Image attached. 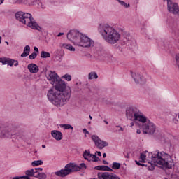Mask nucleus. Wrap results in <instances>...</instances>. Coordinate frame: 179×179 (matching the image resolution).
<instances>
[{
  "instance_id": "nucleus-13",
  "label": "nucleus",
  "mask_w": 179,
  "mask_h": 179,
  "mask_svg": "<svg viewBox=\"0 0 179 179\" xmlns=\"http://www.w3.org/2000/svg\"><path fill=\"white\" fill-rule=\"evenodd\" d=\"M136 115H138L136 112V108L134 107H129L126 109V116L127 117L128 120H135Z\"/></svg>"
},
{
  "instance_id": "nucleus-37",
  "label": "nucleus",
  "mask_w": 179,
  "mask_h": 179,
  "mask_svg": "<svg viewBox=\"0 0 179 179\" xmlns=\"http://www.w3.org/2000/svg\"><path fill=\"white\" fill-rule=\"evenodd\" d=\"M12 179H30V178L29 176H15L13 177Z\"/></svg>"
},
{
  "instance_id": "nucleus-40",
  "label": "nucleus",
  "mask_w": 179,
  "mask_h": 179,
  "mask_svg": "<svg viewBox=\"0 0 179 179\" xmlns=\"http://www.w3.org/2000/svg\"><path fill=\"white\" fill-rule=\"evenodd\" d=\"M116 128H118L117 130H116L117 132H124V128L121 126H116Z\"/></svg>"
},
{
  "instance_id": "nucleus-21",
  "label": "nucleus",
  "mask_w": 179,
  "mask_h": 179,
  "mask_svg": "<svg viewBox=\"0 0 179 179\" xmlns=\"http://www.w3.org/2000/svg\"><path fill=\"white\" fill-rule=\"evenodd\" d=\"M30 55V46L29 45H27L24 48V52L22 54H21L22 58L24 57H29Z\"/></svg>"
},
{
  "instance_id": "nucleus-24",
  "label": "nucleus",
  "mask_w": 179,
  "mask_h": 179,
  "mask_svg": "<svg viewBox=\"0 0 179 179\" xmlns=\"http://www.w3.org/2000/svg\"><path fill=\"white\" fill-rule=\"evenodd\" d=\"M99 78V76H97V73L93 71L89 73L88 75V79L92 80V79H97Z\"/></svg>"
},
{
  "instance_id": "nucleus-55",
  "label": "nucleus",
  "mask_w": 179,
  "mask_h": 179,
  "mask_svg": "<svg viewBox=\"0 0 179 179\" xmlns=\"http://www.w3.org/2000/svg\"><path fill=\"white\" fill-rule=\"evenodd\" d=\"M1 41H2V37L0 36V44L1 43Z\"/></svg>"
},
{
  "instance_id": "nucleus-34",
  "label": "nucleus",
  "mask_w": 179,
  "mask_h": 179,
  "mask_svg": "<svg viewBox=\"0 0 179 179\" xmlns=\"http://www.w3.org/2000/svg\"><path fill=\"white\" fill-rule=\"evenodd\" d=\"M117 1L119 2V3H120V5H122V6H124V8H129L130 6L129 4H127L123 1L117 0Z\"/></svg>"
},
{
  "instance_id": "nucleus-1",
  "label": "nucleus",
  "mask_w": 179,
  "mask_h": 179,
  "mask_svg": "<svg viewBox=\"0 0 179 179\" xmlns=\"http://www.w3.org/2000/svg\"><path fill=\"white\" fill-rule=\"evenodd\" d=\"M47 79L50 80L51 85H55L48 92V100L56 107L65 106L71 99L72 94L71 87L66 86L65 81L59 78L55 71H50L47 76Z\"/></svg>"
},
{
  "instance_id": "nucleus-26",
  "label": "nucleus",
  "mask_w": 179,
  "mask_h": 179,
  "mask_svg": "<svg viewBox=\"0 0 179 179\" xmlns=\"http://www.w3.org/2000/svg\"><path fill=\"white\" fill-rule=\"evenodd\" d=\"M146 153H148V151H145L144 152H142L140 156V162L141 163H145L146 160Z\"/></svg>"
},
{
  "instance_id": "nucleus-39",
  "label": "nucleus",
  "mask_w": 179,
  "mask_h": 179,
  "mask_svg": "<svg viewBox=\"0 0 179 179\" xmlns=\"http://www.w3.org/2000/svg\"><path fill=\"white\" fill-rule=\"evenodd\" d=\"M140 162H141V161H140ZM140 162L136 160V161H135V163H136V164H137V166H145V167H148V165L144 164H141Z\"/></svg>"
},
{
  "instance_id": "nucleus-53",
  "label": "nucleus",
  "mask_w": 179,
  "mask_h": 179,
  "mask_svg": "<svg viewBox=\"0 0 179 179\" xmlns=\"http://www.w3.org/2000/svg\"><path fill=\"white\" fill-rule=\"evenodd\" d=\"M104 122H105V124H106L107 125H108V121L104 120Z\"/></svg>"
},
{
  "instance_id": "nucleus-30",
  "label": "nucleus",
  "mask_w": 179,
  "mask_h": 179,
  "mask_svg": "<svg viewBox=\"0 0 179 179\" xmlns=\"http://www.w3.org/2000/svg\"><path fill=\"white\" fill-rule=\"evenodd\" d=\"M31 164L34 167L36 166H41V164H43V161H41V160L34 161L31 163Z\"/></svg>"
},
{
  "instance_id": "nucleus-16",
  "label": "nucleus",
  "mask_w": 179,
  "mask_h": 179,
  "mask_svg": "<svg viewBox=\"0 0 179 179\" xmlns=\"http://www.w3.org/2000/svg\"><path fill=\"white\" fill-rule=\"evenodd\" d=\"M136 121H139L140 122H142L143 124H145V122H147L148 124V118H146V116L143 115H141L139 113H137L136 115V117L134 118Z\"/></svg>"
},
{
  "instance_id": "nucleus-25",
  "label": "nucleus",
  "mask_w": 179,
  "mask_h": 179,
  "mask_svg": "<svg viewBox=\"0 0 179 179\" xmlns=\"http://www.w3.org/2000/svg\"><path fill=\"white\" fill-rule=\"evenodd\" d=\"M50 57H51V53L45 51L41 52V58H50Z\"/></svg>"
},
{
  "instance_id": "nucleus-48",
  "label": "nucleus",
  "mask_w": 179,
  "mask_h": 179,
  "mask_svg": "<svg viewBox=\"0 0 179 179\" xmlns=\"http://www.w3.org/2000/svg\"><path fill=\"white\" fill-rule=\"evenodd\" d=\"M96 154L98 156H101V152L100 151H97Z\"/></svg>"
},
{
  "instance_id": "nucleus-19",
  "label": "nucleus",
  "mask_w": 179,
  "mask_h": 179,
  "mask_svg": "<svg viewBox=\"0 0 179 179\" xmlns=\"http://www.w3.org/2000/svg\"><path fill=\"white\" fill-rule=\"evenodd\" d=\"M95 170H100L101 171H113V169L108 166L99 165L94 167Z\"/></svg>"
},
{
  "instance_id": "nucleus-46",
  "label": "nucleus",
  "mask_w": 179,
  "mask_h": 179,
  "mask_svg": "<svg viewBox=\"0 0 179 179\" xmlns=\"http://www.w3.org/2000/svg\"><path fill=\"white\" fill-rule=\"evenodd\" d=\"M37 169V171L38 173V171H43V168H35Z\"/></svg>"
},
{
  "instance_id": "nucleus-32",
  "label": "nucleus",
  "mask_w": 179,
  "mask_h": 179,
  "mask_svg": "<svg viewBox=\"0 0 179 179\" xmlns=\"http://www.w3.org/2000/svg\"><path fill=\"white\" fill-rule=\"evenodd\" d=\"M78 167L79 168V171H80V170H86V169H87V166L85 163H81L79 166H78Z\"/></svg>"
},
{
  "instance_id": "nucleus-62",
  "label": "nucleus",
  "mask_w": 179,
  "mask_h": 179,
  "mask_svg": "<svg viewBox=\"0 0 179 179\" xmlns=\"http://www.w3.org/2000/svg\"><path fill=\"white\" fill-rule=\"evenodd\" d=\"M92 157V158L93 159V156H92V157Z\"/></svg>"
},
{
  "instance_id": "nucleus-42",
  "label": "nucleus",
  "mask_w": 179,
  "mask_h": 179,
  "mask_svg": "<svg viewBox=\"0 0 179 179\" xmlns=\"http://www.w3.org/2000/svg\"><path fill=\"white\" fill-rule=\"evenodd\" d=\"M83 132L84 133V134H87L88 135H89V131H87V129H83Z\"/></svg>"
},
{
  "instance_id": "nucleus-64",
  "label": "nucleus",
  "mask_w": 179,
  "mask_h": 179,
  "mask_svg": "<svg viewBox=\"0 0 179 179\" xmlns=\"http://www.w3.org/2000/svg\"><path fill=\"white\" fill-rule=\"evenodd\" d=\"M91 122H89V124H90Z\"/></svg>"
},
{
  "instance_id": "nucleus-20",
  "label": "nucleus",
  "mask_w": 179,
  "mask_h": 179,
  "mask_svg": "<svg viewBox=\"0 0 179 179\" xmlns=\"http://www.w3.org/2000/svg\"><path fill=\"white\" fill-rule=\"evenodd\" d=\"M20 3H24V5H36L37 0H19Z\"/></svg>"
},
{
  "instance_id": "nucleus-6",
  "label": "nucleus",
  "mask_w": 179,
  "mask_h": 179,
  "mask_svg": "<svg viewBox=\"0 0 179 179\" xmlns=\"http://www.w3.org/2000/svg\"><path fill=\"white\" fill-rule=\"evenodd\" d=\"M75 45H79L80 47H93L94 45V41L86 35L80 34L78 41H75Z\"/></svg>"
},
{
  "instance_id": "nucleus-50",
  "label": "nucleus",
  "mask_w": 179,
  "mask_h": 179,
  "mask_svg": "<svg viewBox=\"0 0 179 179\" xmlns=\"http://www.w3.org/2000/svg\"><path fill=\"white\" fill-rule=\"evenodd\" d=\"M134 125H135V123L134 122L130 123V127H134Z\"/></svg>"
},
{
  "instance_id": "nucleus-2",
  "label": "nucleus",
  "mask_w": 179,
  "mask_h": 179,
  "mask_svg": "<svg viewBox=\"0 0 179 179\" xmlns=\"http://www.w3.org/2000/svg\"><path fill=\"white\" fill-rule=\"evenodd\" d=\"M148 158L151 159L152 163L159 164L164 169H173L174 166V162H173L171 156L164 152L155 151V152H149Z\"/></svg>"
},
{
  "instance_id": "nucleus-12",
  "label": "nucleus",
  "mask_w": 179,
  "mask_h": 179,
  "mask_svg": "<svg viewBox=\"0 0 179 179\" xmlns=\"http://www.w3.org/2000/svg\"><path fill=\"white\" fill-rule=\"evenodd\" d=\"M98 178L99 179H120V177L113 173L104 172L103 173H98Z\"/></svg>"
},
{
  "instance_id": "nucleus-49",
  "label": "nucleus",
  "mask_w": 179,
  "mask_h": 179,
  "mask_svg": "<svg viewBox=\"0 0 179 179\" xmlns=\"http://www.w3.org/2000/svg\"><path fill=\"white\" fill-rule=\"evenodd\" d=\"M103 164H108V162H107V161L106 160H103Z\"/></svg>"
},
{
  "instance_id": "nucleus-43",
  "label": "nucleus",
  "mask_w": 179,
  "mask_h": 179,
  "mask_svg": "<svg viewBox=\"0 0 179 179\" xmlns=\"http://www.w3.org/2000/svg\"><path fill=\"white\" fill-rule=\"evenodd\" d=\"M124 157H125L127 159H129V157H130V154H129V152H127V154L124 155Z\"/></svg>"
},
{
  "instance_id": "nucleus-15",
  "label": "nucleus",
  "mask_w": 179,
  "mask_h": 179,
  "mask_svg": "<svg viewBox=\"0 0 179 179\" xmlns=\"http://www.w3.org/2000/svg\"><path fill=\"white\" fill-rule=\"evenodd\" d=\"M51 135L56 141H61L62 139V133L58 130L52 131Z\"/></svg>"
},
{
  "instance_id": "nucleus-52",
  "label": "nucleus",
  "mask_w": 179,
  "mask_h": 179,
  "mask_svg": "<svg viewBox=\"0 0 179 179\" xmlns=\"http://www.w3.org/2000/svg\"><path fill=\"white\" fill-rule=\"evenodd\" d=\"M107 156V154H106V153H103V157L104 158V157H106Z\"/></svg>"
},
{
  "instance_id": "nucleus-8",
  "label": "nucleus",
  "mask_w": 179,
  "mask_h": 179,
  "mask_svg": "<svg viewBox=\"0 0 179 179\" xmlns=\"http://www.w3.org/2000/svg\"><path fill=\"white\" fill-rule=\"evenodd\" d=\"M12 128L8 125L0 124V137L8 138L12 135Z\"/></svg>"
},
{
  "instance_id": "nucleus-23",
  "label": "nucleus",
  "mask_w": 179,
  "mask_h": 179,
  "mask_svg": "<svg viewBox=\"0 0 179 179\" xmlns=\"http://www.w3.org/2000/svg\"><path fill=\"white\" fill-rule=\"evenodd\" d=\"M83 156L85 160H88V162H90L88 157H92L93 156V154H90V151L85 150Z\"/></svg>"
},
{
  "instance_id": "nucleus-60",
  "label": "nucleus",
  "mask_w": 179,
  "mask_h": 179,
  "mask_svg": "<svg viewBox=\"0 0 179 179\" xmlns=\"http://www.w3.org/2000/svg\"><path fill=\"white\" fill-rule=\"evenodd\" d=\"M87 136L85 134V137L86 138Z\"/></svg>"
},
{
  "instance_id": "nucleus-33",
  "label": "nucleus",
  "mask_w": 179,
  "mask_h": 179,
  "mask_svg": "<svg viewBox=\"0 0 179 179\" xmlns=\"http://www.w3.org/2000/svg\"><path fill=\"white\" fill-rule=\"evenodd\" d=\"M15 64V59L8 58L7 65L12 66Z\"/></svg>"
},
{
  "instance_id": "nucleus-17",
  "label": "nucleus",
  "mask_w": 179,
  "mask_h": 179,
  "mask_svg": "<svg viewBox=\"0 0 179 179\" xmlns=\"http://www.w3.org/2000/svg\"><path fill=\"white\" fill-rule=\"evenodd\" d=\"M37 173H38V171H37V169H35V170L34 169H29V170H27L25 171V176L26 177H29L30 178V177H36V174H37Z\"/></svg>"
},
{
  "instance_id": "nucleus-35",
  "label": "nucleus",
  "mask_w": 179,
  "mask_h": 179,
  "mask_svg": "<svg viewBox=\"0 0 179 179\" xmlns=\"http://www.w3.org/2000/svg\"><path fill=\"white\" fill-rule=\"evenodd\" d=\"M0 62H1L3 65H8V58H0Z\"/></svg>"
},
{
  "instance_id": "nucleus-47",
  "label": "nucleus",
  "mask_w": 179,
  "mask_h": 179,
  "mask_svg": "<svg viewBox=\"0 0 179 179\" xmlns=\"http://www.w3.org/2000/svg\"><path fill=\"white\" fill-rule=\"evenodd\" d=\"M61 36H64V33L60 32L58 34L57 37H61Z\"/></svg>"
},
{
  "instance_id": "nucleus-58",
  "label": "nucleus",
  "mask_w": 179,
  "mask_h": 179,
  "mask_svg": "<svg viewBox=\"0 0 179 179\" xmlns=\"http://www.w3.org/2000/svg\"><path fill=\"white\" fill-rule=\"evenodd\" d=\"M6 43H7L8 45H9V42L6 41Z\"/></svg>"
},
{
  "instance_id": "nucleus-38",
  "label": "nucleus",
  "mask_w": 179,
  "mask_h": 179,
  "mask_svg": "<svg viewBox=\"0 0 179 179\" xmlns=\"http://www.w3.org/2000/svg\"><path fill=\"white\" fill-rule=\"evenodd\" d=\"M148 169L150 171H153V170H155V164L150 163V165L148 166Z\"/></svg>"
},
{
  "instance_id": "nucleus-61",
  "label": "nucleus",
  "mask_w": 179,
  "mask_h": 179,
  "mask_svg": "<svg viewBox=\"0 0 179 179\" xmlns=\"http://www.w3.org/2000/svg\"><path fill=\"white\" fill-rule=\"evenodd\" d=\"M135 45V43H134V45Z\"/></svg>"
},
{
  "instance_id": "nucleus-44",
  "label": "nucleus",
  "mask_w": 179,
  "mask_h": 179,
  "mask_svg": "<svg viewBox=\"0 0 179 179\" xmlns=\"http://www.w3.org/2000/svg\"><path fill=\"white\" fill-rule=\"evenodd\" d=\"M17 65H19V62L17 60H15L14 66H17Z\"/></svg>"
},
{
  "instance_id": "nucleus-22",
  "label": "nucleus",
  "mask_w": 179,
  "mask_h": 179,
  "mask_svg": "<svg viewBox=\"0 0 179 179\" xmlns=\"http://www.w3.org/2000/svg\"><path fill=\"white\" fill-rule=\"evenodd\" d=\"M62 48L69 50V51H75V48L71 44L63 43L61 45Z\"/></svg>"
},
{
  "instance_id": "nucleus-31",
  "label": "nucleus",
  "mask_w": 179,
  "mask_h": 179,
  "mask_svg": "<svg viewBox=\"0 0 179 179\" xmlns=\"http://www.w3.org/2000/svg\"><path fill=\"white\" fill-rule=\"evenodd\" d=\"M63 79H65L66 80H68V82H71L72 80V76L69 74H65L62 76Z\"/></svg>"
},
{
  "instance_id": "nucleus-57",
  "label": "nucleus",
  "mask_w": 179,
  "mask_h": 179,
  "mask_svg": "<svg viewBox=\"0 0 179 179\" xmlns=\"http://www.w3.org/2000/svg\"><path fill=\"white\" fill-rule=\"evenodd\" d=\"M42 148L44 149V148H45V145H42Z\"/></svg>"
},
{
  "instance_id": "nucleus-36",
  "label": "nucleus",
  "mask_w": 179,
  "mask_h": 179,
  "mask_svg": "<svg viewBox=\"0 0 179 179\" xmlns=\"http://www.w3.org/2000/svg\"><path fill=\"white\" fill-rule=\"evenodd\" d=\"M36 58H37V53L36 52L29 55V59H36Z\"/></svg>"
},
{
  "instance_id": "nucleus-7",
  "label": "nucleus",
  "mask_w": 179,
  "mask_h": 179,
  "mask_svg": "<svg viewBox=\"0 0 179 179\" xmlns=\"http://www.w3.org/2000/svg\"><path fill=\"white\" fill-rule=\"evenodd\" d=\"M144 134H148L149 135H153L156 131V126L150 120H148L147 124H143L142 126Z\"/></svg>"
},
{
  "instance_id": "nucleus-27",
  "label": "nucleus",
  "mask_w": 179,
  "mask_h": 179,
  "mask_svg": "<svg viewBox=\"0 0 179 179\" xmlns=\"http://www.w3.org/2000/svg\"><path fill=\"white\" fill-rule=\"evenodd\" d=\"M35 178L45 179L47 178V175L44 173H38L37 175L35 176Z\"/></svg>"
},
{
  "instance_id": "nucleus-5",
  "label": "nucleus",
  "mask_w": 179,
  "mask_h": 179,
  "mask_svg": "<svg viewBox=\"0 0 179 179\" xmlns=\"http://www.w3.org/2000/svg\"><path fill=\"white\" fill-rule=\"evenodd\" d=\"M75 171H79V166L75 163L70 162L65 166L64 169L55 172V174L58 177H66V176H69V174L75 173Z\"/></svg>"
},
{
  "instance_id": "nucleus-41",
  "label": "nucleus",
  "mask_w": 179,
  "mask_h": 179,
  "mask_svg": "<svg viewBox=\"0 0 179 179\" xmlns=\"http://www.w3.org/2000/svg\"><path fill=\"white\" fill-rule=\"evenodd\" d=\"M92 156H93V159H94V160H92V162H99V160H100V159L99 158V157H97L96 155V154L95 155L92 154Z\"/></svg>"
},
{
  "instance_id": "nucleus-29",
  "label": "nucleus",
  "mask_w": 179,
  "mask_h": 179,
  "mask_svg": "<svg viewBox=\"0 0 179 179\" xmlns=\"http://www.w3.org/2000/svg\"><path fill=\"white\" fill-rule=\"evenodd\" d=\"M60 127L64 129H73V127L71 124H60Z\"/></svg>"
},
{
  "instance_id": "nucleus-18",
  "label": "nucleus",
  "mask_w": 179,
  "mask_h": 179,
  "mask_svg": "<svg viewBox=\"0 0 179 179\" xmlns=\"http://www.w3.org/2000/svg\"><path fill=\"white\" fill-rule=\"evenodd\" d=\"M28 69L31 73H37L38 72V66L32 63L28 65Z\"/></svg>"
},
{
  "instance_id": "nucleus-28",
  "label": "nucleus",
  "mask_w": 179,
  "mask_h": 179,
  "mask_svg": "<svg viewBox=\"0 0 179 179\" xmlns=\"http://www.w3.org/2000/svg\"><path fill=\"white\" fill-rule=\"evenodd\" d=\"M121 167V164L118 163V162H113L112 164V169L113 170H118L120 169Z\"/></svg>"
},
{
  "instance_id": "nucleus-10",
  "label": "nucleus",
  "mask_w": 179,
  "mask_h": 179,
  "mask_svg": "<svg viewBox=\"0 0 179 179\" xmlns=\"http://www.w3.org/2000/svg\"><path fill=\"white\" fill-rule=\"evenodd\" d=\"M92 140L93 141V142H94V144L96 148H98V149L101 150L103 148H106V146L108 145V143H107V141H104L100 139V138H99V136H97L96 135H92Z\"/></svg>"
},
{
  "instance_id": "nucleus-54",
  "label": "nucleus",
  "mask_w": 179,
  "mask_h": 179,
  "mask_svg": "<svg viewBox=\"0 0 179 179\" xmlns=\"http://www.w3.org/2000/svg\"><path fill=\"white\" fill-rule=\"evenodd\" d=\"M137 134H141V130H139V129H137Z\"/></svg>"
},
{
  "instance_id": "nucleus-14",
  "label": "nucleus",
  "mask_w": 179,
  "mask_h": 179,
  "mask_svg": "<svg viewBox=\"0 0 179 179\" xmlns=\"http://www.w3.org/2000/svg\"><path fill=\"white\" fill-rule=\"evenodd\" d=\"M132 78H134L136 83H143L145 82V78L141 76L139 73H134L131 74Z\"/></svg>"
},
{
  "instance_id": "nucleus-9",
  "label": "nucleus",
  "mask_w": 179,
  "mask_h": 179,
  "mask_svg": "<svg viewBox=\"0 0 179 179\" xmlns=\"http://www.w3.org/2000/svg\"><path fill=\"white\" fill-rule=\"evenodd\" d=\"M167 1V8L170 13L173 15H179V7L177 3L173 2L171 0Z\"/></svg>"
},
{
  "instance_id": "nucleus-59",
  "label": "nucleus",
  "mask_w": 179,
  "mask_h": 179,
  "mask_svg": "<svg viewBox=\"0 0 179 179\" xmlns=\"http://www.w3.org/2000/svg\"><path fill=\"white\" fill-rule=\"evenodd\" d=\"M129 44H131V41H129Z\"/></svg>"
},
{
  "instance_id": "nucleus-56",
  "label": "nucleus",
  "mask_w": 179,
  "mask_h": 179,
  "mask_svg": "<svg viewBox=\"0 0 179 179\" xmlns=\"http://www.w3.org/2000/svg\"><path fill=\"white\" fill-rule=\"evenodd\" d=\"M90 119L93 120V117H92V115H90Z\"/></svg>"
},
{
  "instance_id": "nucleus-4",
  "label": "nucleus",
  "mask_w": 179,
  "mask_h": 179,
  "mask_svg": "<svg viewBox=\"0 0 179 179\" xmlns=\"http://www.w3.org/2000/svg\"><path fill=\"white\" fill-rule=\"evenodd\" d=\"M15 17L17 20L22 23V24H25L26 26H28V27L34 29V30H38V31H40L41 29V27H40L38 24L36 22L34 18L31 16V14L29 13L19 11L15 14Z\"/></svg>"
},
{
  "instance_id": "nucleus-11",
  "label": "nucleus",
  "mask_w": 179,
  "mask_h": 179,
  "mask_svg": "<svg viewBox=\"0 0 179 179\" xmlns=\"http://www.w3.org/2000/svg\"><path fill=\"white\" fill-rule=\"evenodd\" d=\"M80 33L75 29L71 30L67 34V38L68 40H70V41H72L73 44L75 45V41H79V38L80 37Z\"/></svg>"
},
{
  "instance_id": "nucleus-45",
  "label": "nucleus",
  "mask_w": 179,
  "mask_h": 179,
  "mask_svg": "<svg viewBox=\"0 0 179 179\" xmlns=\"http://www.w3.org/2000/svg\"><path fill=\"white\" fill-rule=\"evenodd\" d=\"M34 51H36V52H37V54H38V47H34Z\"/></svg>"
},
{
  "instance_id": "nucleus-51",
  "label": "nucleus",
  "mask_w": 179,
  "mask_h": 179,
  "mask_svg": "<svg viewBox=\"0 0 179 179\" xmlns=\"http://www.w3.org/2000/svg\"><path fill=\"white\" fill-rule=\"evenodd\" d=\"M3 1L5 0H0V5H2V3H3Z\"/></svg>"
},
{
  "instance_id": "nucleus-3",
  "label": "nucleus",
  "mask_w": 179,
  "mask_h": 179,
  "mask_svg": "<svg viewBox=\"0 0 179 179\" xmlns=\"http://www.w3.org/2000/svg\"><path fill=\"white\" fill-rule=\"evenodd\" d=\"M98 30L103 36V38L108 44H117L120 41V32L110 27V25L100 24Z\"/></svg>"
},
{
  "instance_id": "nucleus-63",
  "label": "nucleus",
  "mask_w": 179,
  "mask_h": 179,
  "mask_svg": "<svg viewBox=\"0 0 179 179\" xmlns=\"http://www.w3.org/2000/svg\"><path fill=\"white\" fill-rule=\"evenodd\" d=\"M176 35L178 36V34H177Z\"/></svg>"
}]
</instances>
